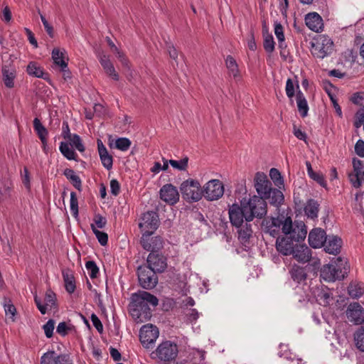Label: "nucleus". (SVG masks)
Here are the masks:
<instances>
[{"label":"nucleus","instance_id":"obj_15","mask_svg":"<svg viewBox=\"0 0 364 364\" xmlns=\"http://www.w3.org/2000/svg\"><path fill=\"white\" fill-rule=\"evenodd\" d=\"M151 235L142 234L140 244L142 247L150 252H159L163 247V240L161 237L156 236L150 238Z\"/></svg>","mask_w":364,"mask_h":364},{"label":"nucleus","instance_id":"obj_43","mask_svg":"<svg viewBox=\"0 0 364 364\" xmlns=\"http://www.w3.org/2000/svg\"><path fill=\"white\" fill-rule=\"evenodd\" d=\"M225 63L230 74L234 77H237L239 75V69L234 58L231 55H228L225 60Z\"/></svg>","mask_w":364,"mask_h":364},{"label":"nucleus","instance_id":"obj_55","mask_svg":"<svg viewBox=\"0 0 364 364\" xmlns=\"http://www.w3.org/2000/svg\"><path fill=\"white\" fill-rule=\"evenodd\" d=\"M55 327V321L53 319H49L43 326L45 334L47 338H51L53 334Z\"/></svg>","mask_w":364,"mask_h":364},{"label":"nucleus","instance_id":"obj_20","mask_svg":"<svg viewBox=\"0 0 364 364\" xmlns=\"http://www.w3.org/2000/svg\"><path fill=\"white\" fill-rule=\"evenodd\" d=\"M34 301L40 312L45 314L47 311V306L52 307L55 305L56 296L52 290L48 289L45 295V305L42 304L41 298L36 294L34 296Z\"/></svg>","mask_w":364,"mask_h":364},{"label":"nucleus","instance_id":"obj_53","mask_svg":"<svg viewBox=\"0 0 364 364\" xmlns=\"http://www.w3.org/2000/svg\"><path fill=\"white\" fill-rule=\"evenodd\" d=\"M274 33L279 41V47L282 48L284 41V28L282 24H275Z\"/></svg>","mask_w":364,"mask_h":364},{"label":"nucleus","instance_id":"obj_3","mask_svg":"<svg viewBox=\"0 0 364 364\" xmlns=\"http://www.w3.org/2000/svg\"><path fill=\"white\" fill-rule=\"evenodd\" d=\"M242 201L243 205H245V210L247 211V218L251 221L255 218L262 219L267 215V205L262 197L255 195L247 200L244 198Z\"/></svg>","mask_w":364,"mask_h":364},{"label":"nucleus","instance_id":"obj_17","mask_svg":"<svg viewBox=\"0 0 364 364\" xmlns=\"http://www.w3.org/2000/svg\"><path fill=\"white\" fill-rule=\"evenodd\" d=\"M346 316L350 322L360 324L364 320V309L357 302L351 303L348 306Z\"/></svg>","mask_w":364,"mask_h":364},{"label":"nucleus","instance_id":"obj_33","mask_svg":"<svg viewBox=\"0 0 364 364\" xmlns=\"http://www.w3.org/2000/svg\"><path fill=\"white\" fill-rule=\"evenodd\" d=\"M270 192L269 194H267V196L264 197V199H269V203L275 206L280 205L284 199L282 192L279 189L273 188Z\"/></svg>","mask_w":364,"mask_h":364},{"label":"nucleus","instance_id":"obj_62","mask_svg":"<svg viewBox=\"0 0 364 364\" xmlns=\"http://www.w3.org/2000/svg\"><path fill=\"white\" fill-rule=\"evenodd\" d=\"M247 46L250 50H255L257 49V45L255 39V33L252 29L250 30L248 40H247Z\"/></svg>","mask_w":364,"mask_h":364},{"label":"nucleus","instance_id":"obj_11","mask_svg":"<svg viewBox=\"0 0 364 364\" xmlns=\"http://www.w3.org/2000/svg\"><path fill=\"white\" fill-rule=\"evenodd\" d=\"M246 212L242 200L240 205L238 204L232 205L229 209V217L231 224L236 228H239L244 223V219L247 223L251 222V220L247 218Z\"/></svg>","mask_w":364,"mask_h":364},{"label":"nucleus","instance_id":"obj_32","mask_svg":"<svg viewBox=\"0 0 364 364\" xmlns=\"http://www.w3.org/2000/svg\"><path fill=\"white\" fill-rule=\"evenodd\" d=\"M296 104L298 111L302 117H305L308 114L309 106L307 101L301 90H298L296 93Z\"/></svg>","mask_w":364,"mask_h":364},{"label":"nucleus","instance_id":"obj_26","mask_svg":"<svg viewBox=\"0 0 364 364\" xmlns=\"http://www.w3.org/2000/svg\"><path fill=\"white\" fill-rule=\"evenodd\" d=\"M97 143L102 164L105 168L110 170L113 166V158L110 154H109L107 148L100 139H97Z\"/></svg>","mask_w":364,"mask_h":364},{"label":"nucleus","instance_id":"obj_23","mask_svg":"<svg viewBox=\"0 0 364 364\" xmlns=\"http://www.w3.org/2000/svg\"><path fill=\"white\" fill-rule=\"evenodd\" d=\"M289 274L291 279L296 284H303L306 281L307 272L306 267L294 264L289 269Z\"/></svg>","mask_w":364,"mask_h":364},{"label":"nucleus","instance_id":"obj_38","mask_svg":"<svg viewBox=\"0 0 364 364\" xmlns=\"http://www.w3.org/2000/svg\"><path fill=\"white\" fill-rule=\"evenodd\" d=\"M307 230L304 224L294 225L291 237L295 242L303 241L306 236Z\"/></svg>","mask_w":364,"mask_h":364},{"label":"nucleus","instance_id":"obj_14","mask_svg":"<svg viewBox=\"0 0 364 364\" xmlns=\"http://www.w3.org/2000/svg\"><path fill=\"white\" fill-rule=\"evenodd\" d=\"M254 186L259 194L258 196L264 197L269 194L272 188V182L268 179L267 175L262 172H257L254 178Z\"/></svg>","mask_w":364,"mask_h":364},{"label":"nucleus","instance_id":"obj_8","mask_svg":"<svg viewBox=\"0 0 364 364\" xmlns=\"http://www.w3.org/2000/svg\"><path fill=\"white\" fill-rule=\"evenodd\" d=\"M203 196L210 201L220 198L224 193V186L218 179H212L207 182L202 189Z\"/></svg>","mask_w":364,"mask_h":364},{"label":"nucleus","instance_id":"obj_2","mask_svg":"<svg viewBox=\"0 0 364 364\" xmlns=\"http://www.w3.org/2000/svg\"><path fill=\"white\" fill-rule=\"evenodd\" d=\"M347 262L338 257L330 264H325L321 269V277L326 282H334L344 279L348 274Z\"/></svg>","mask_w":364,"mask_h":364},{"label":"nucleus","instance_id":"obj_42","mask_svg":"<svg viewBox=\"0 0 364 364\" xmlns=\"http://www.w3.org/2000/svg\"><path fill=\"white\" fill-rule=\"evenodd\" d=\"M282 222L281 227L282 232L287 235H291L294 226H293L292 220L290 217H285L283 215H279Z\"/></svg>","mask_w":364,"mask_h":364},{"label":"nucleus","instance_id":"obj_10","mask_svg":"<svg viewBox=\"0 0 364 364\" xmlns=\"http://www.w3.org/2000/svg\"><path fill=\"white\" fill-rule=\"evenodd\" d=\"M2 60L4 63L1 69L3 82L6 87L13 88L16 74V68L11 60L10 55H2Z\"/></svg>","mask_w":364,"mask_h":364},{"label":"nucleus","instance_id":"obj_12","mask_svg":"<svg viewBox=\"0 0 364 364\" xmlns=\"http://www.w3.org/2000/svg\"><path fill=\"white\" fill-rule=\"evenodd\" d=\"M167 259L161 253L150 252L147 257L146 267L150 268L154 272L161 273L165 271L167 267Z\"/></svg>","mask_w":364,"mask_h":364},{"label":"nucleus","instance_id":"obj_27","mask_svg":"<svg viewBox=\"0 0 364 364\" xmlns=\"http://www.w3.org/2000/svg\"><path fill=\"white\" fill-rule=\"evenodd\" d=\"M66 51L65 49L60 50V48H55L52 50V58L55 65H58L60 68H67L68 63L65 61Z\"/></svg>","mask_w":364,"mask_h":364},{"label":"nucleus","instance_id":"obj_49","mask_svg":"<svg viewBox=\"0 0 364 364\" xmlns=\"http://www.w3.org/2000/svg\"><path fill=\"white\" fill-rule=\"evenodd\" d=\"M86 269L88 271V274L92 279H95L97 277L99 273V268L94 261H87L85 263Z\"/></svg>","mask_w":364,"mask_h":364},{"label":"nucleus","instance_id":"obj_63","mask_svg":"<svg viewBox=\"0 0 364 364\" xmlns=\"http://www.w3.org/2000/svg\"><path fill=\"white\" fill-rule=\"evenodd\" d=\"M355 152L360 157H364V141L358 140L355 145Z\"/></svg>","mask_w":364,"mask_h":364},{"label":"nucleus","instance_id":"obj_13","mask_svg":"<svg viewBox=\"0 0 364 364\" xmlns=\"http://www.w3.org/2000/svg\"><path fill=\"white\" fill-rule=\"evenodd\" d=\"M158 336V328L152 324L144 325L140 329L139 339L145 348H149V345L154 343Z\"/></svg>","mask_w":364,"mask_h":364},{"label":"nucleus","instance_id":"obj_41","mask_svg":"<svg viewBox=\"0 0 364 364\" xmlns=\"http://www.w3.org/2000/svg\"><path fill=\"white\" fill-rule=\"evenodd\" d=\"M60 151L61 154L68 160H74L77 161V154L75 151L70 148L69 144L66 142L62 141L60 144L59 147Z\"/></svg>","mask_w":364,"mask_h":364},{"label":"nucleus","instance_id":"obj_19","mask_svg":"<svg viewBox=\"0 0 364 364\" xmlns=\"http://www.w3.org/2000/svg\"><path fill=\"white\" fill-rule=\"evenodd\" d=\"M326 232L321 228H314L309 234V243L313 248H319L323 246L326 240Z\"/></svg>","mask_w":364,"mask_h":364},{"label":"nucleus","instance_id":"obj_47","mask_svg":"<svg viewBox=\"0 0 364 364\" xmlns=\"http://www.w3.org/2000/svg\"><path fill=\"white\" fill-rule=\"evenodd\" d=\"M269 176L277 186L280 188L281 186L284 185V181L281 173L277 168H271L269 171Z\"/></svg>","mask_w":364,"mask_h":364},{"label":"nucleus","instance_id":"obj_52","mask_svg":"<svg viewBox=\"0 0 364 364\" xmlns=\"http://www.w3.org/2000/svg\"><path fill=\"white\" fill-rule=\"evenodd\" d=\"M364 122V106L358 109L355 114V120L353 122L355 128H360Z\"/></svg>","mask_w":364,"mask_h":364},{"label":"nucleus","instance_id":"obj_31","mask_svg":"<svg viewBox=\"0 0 364 364\" xmlns=\"http://www.w3.org/2000/svg\"><path fill=\"white\" fill-rule=\"evenodd\" d=\"M238 239L242 243H246L249 241L252 234V225L248 223L242 224V226L237 228Z\"/></svg>","mask_w":364,"mask_h":364},{"label":"nucleus","instance_id":"obj_9","mask_svg":"<svg viewBox=\"0 0 364 364\" xmlns=\"http://www.w3.org/2000/svg\"><path fill=\"white\" fill-rule=\"evenodd\" d=\"M137 275L141 287L146 289L154 288L158 283L156 273L146 266H140L137 269Z\"/></svg>","mask_w":364,"mask_h":364},{"label":"nucleus","instance_id":"obj_18","mask_svg":"<svg viewBox=\"0 0 364 364\" xmlns=\"http://www.w3.org/2000/svg\"><path fill=\"white\" fill-rule=\"evenodd\" d=\"M161 199L170 205L176 203L179 200L177 188L172 184H166L160 190Z\"/></svg>","mask_w":364,"mask_h":364},{"label":"nucleus","instance_id":"obj_21","mask_svg":"<svg viewBox=\"0 0 364 364\" xmlns=\"http://www.w3.org/2000/svg\"><path fill=\"white\" fill-rule=\"evenodd\" d=\"M282 222L279 216L277 218H271L263 221L264 231L273 237H279Z\"/></svg>","mask_w":364,"mask_h":364},{"label":"nucleus","instance_id":"obj_37","mask_svg":"<svg viewBox=\"0 0 364 364\" xmlns=\"http://www.w3.org/2000/svg\"><path fill=\"white\" fill-rule=\"evenodd\" d=\"M12 188L13 184L9 179L0 181V201L11 196Z\"/></svg>","mask_w":364,"mask_h":364},{"label":"nucleus","instance_id":"obj_6","mask_svg":"<svg viewBox=\"0 0 364 364\" xmlns=\"http://www.w3.org/2000/svg\"><path fill=\"white\" fill-rule=\"evenodd\" d=\"M178 353L177 345L171 341H166L160 343L156 350L153 352L156 357L164 363L174 360Z\"/></svg>","mask_w":364,"mask_h":364},{"label":"nucleus","instance_id":"obj_45","mask_svg":"<svg viewBox=\"0 0 364 364\" xmlns=\"http://www.w3.org/2000/svg\"><path fill=\"white\" fill-rule=\"evenodd\" d=\"M91 228L93 231L95 235L98 240L100 244L102 246H105L107 244L108 242V235L107 233L98 230L94 224H91Z\"/></svg>","mask_w":364,"mask_h":364},{"label":"nucleus","instance_id":"obj_30","mask_svg":"<svg viewBox=\"0 0 364 364\" xmlns=\"http://www.w3.org/2000/svg\"><path fill=\"white\" fill-rule=\"evenodd\" d=\"M63 278L66 291L71 294L75 289V281L73 272L70 269L63 271Z\"/></svg>","mask_w":364,"mask_h":364},{"label":"nucleus","instance_id":"obj_51","mask_svg":"<svg viewBox=\"0 0 364 364\" xmlns=\"http://www.w3.org/2000/svg\"><path fill=\"white\" fill-rule=\"evenodd\" d=\"M354 339L357 348L364 351V331L358 329L354 335Z\"/></svg>","mask_w":364,"mask_h":364},{"label":"nucleus","instance_id":"obj_64","mask_svg":"<svg viewBox=\"0 0 364 364\" xmlns=\"http://www.w3.org/2000/svg\"><path fill=\"white\" fill-rule=\"evenodd\" d=\"M1 18L2 21H10L11 20V12L8 6H6L1 12Z\"/></svg>","mask_w":364,"mask_h":364},{"label":"nucleus","instance_id":"obj_57","mask_svg":"<svg viewBox=\"0 0 364 364\" xmlns=\"http://www.w3.org/2000/svg\"><path fill=\"white\" fill-rule=\"evenodd\" d=\"M22 183L27 190L31 189V179L28 169L27 167L23 168V171L21 173Z\"/></svg>","mask_w":364,"mask_h":364},{"label":"nucleus","instance_id":"obj_29","mask_svg":"<svg viewBox=\"0 0 364 364\" xmlns=\"http://www.w3.org/2000/svg\"><path fill=\"white\" fill-rule=\"evenodd\" d=\"M319 204L314 199H309L304 206V213L308 218L315 219L318 217Z\"/></svg>","mask_w":364,"mask_h":364},{"label":"nucleus","instance_id":"obj_40","mask_svg":"<svg viewBox=\"0 0 364 364\" xmlns=\"http://www.w3.org/2000/svg\"><path fill=\"white\" fill-rule=\"evenodd\" d=\"M306 165L309 177L314 180L315 181H316L321 186L326 187V182L325 181L323 175L319 173L314 172L310 162L306 161Z\"/></svg>","mask_w":364,"mask_h":364},{"label":"nucleus","instance_id":"obj_56","mask_svg":"<svg viewBox=\"0 0 364 364\" xmlns=\"http://www.w3.org/2000/svg\"><path fill=\"white\" fill-rule=\"evenodd\" d=\"M99 61L105 71L113 65L109 60V57L104 53L99 55Z\"/></svg>","mask_w":364,"mask_h":364},{"label":"nucleus","instance_id":"obj_35","mask_svg":"<svg viewBox=\"0 0 364 364\" xmlns=\"http://www.w3.org/2000/svg\"><path fill=\"white\" fill-rule=\"evenodd\" d=\"M26 71L29 75L46 79L45 75H47V74L43 72V68L36 62H30L27 66Z\"/></svg>","mask_w":364,"mask_h":364},{"label":"nucleus","instance_id":"obj_16","mask_svg":"<svg viewBox=\"0 0 364 364\" xmlns=\"http://www.w3.org/2000/svg\"><path fill=\"white\" fill-rule=\"evenodd\" d=\"M294 240L290 235H285L282 237L279 236L277 237L276 241L277 250L283 255H291L296 247V245L294 244Z\"/></svg>","mask_w":364,"mask_h":364},{"label":"nucleus","instance_id":"obj_24","mask_svg":"<svg viewBox=\"0 0 364 364\" xmlns=\"http://www.w3.org/2000/svg\"><path fill=\"white\" fill-rule=\"evenodd\" d=\"M67 355H58L54 350H50L44 353L41 358V364H64L67 362Z\"/></svg>","mask_w":364,"mask_h":364},{"label":"nucleus","instance_id":"obj_39","mask_svg":"<svg viewBox=\"0 0 364 364\" xmlns=\"http://www.w3.org/2000/svg\"><path fill=\"white\" fill-rule=\"evenodd\" d=\"M315 296L318 303L323 306L329 305L330 301L333 299L332 294L328 291V290L324 289L318 290Z\"/></svg>","mask_w":364,"mask_h":364},{"label":"nucleus","instance_id":"obj_48","mask_svg":"<svg viewBox=\"0 0 364 364\" xmlns=\"http://www.w3.org/2000/svg\"><path fill=\"white\" fill-rule=\"evenodd\" d=\"M188 158L184 157L180 161H176L171 159L169 160V164L174 168H176L180 171H186L188 167Z\"/></svg>","mask_w":364,"mask_h":364},{"label":"nucleus","instance_id":"obj_28","mask_svg":"<svg viewBox=\"0 0 364 364\" xmlns=\"http://www.w3.org/2000/svg\"><path fill=\"white\" fill-rule=\"evenodd\" d=\"M33 129L41 139L43 148L45 149L46 146L47 145V136L48 132L38 118H35L33 119Z\"/></svg>","mask_w":364,"mask_h":364},{"label":"nucleus","instance_id":"obj_4","mask_svg":"<svg viewBox=\"0 0 364 364\" xmlns=\"http://www.w3.org/2000/svg\"><path fill=\"white\" fill-rule=\"evenodd\" d=\"M182 197L188 202H197L203 197L200 183L193 179L184 181L180 186Z\"/></svg>","mask_w":364,"mask_h":364},{"label":"nucleus","instance_id":"obj_1","mask_svg":"<svg viewBox=\"0 0 364 364\" xmlns=\"http://www.w3.org/2000/svg\"><path fill=\"white\" fill-rule=\"evenodd\" d=\"M131 299L129 312L137 323H143L150 319L151 311L149 305L155 307L159 302L156 296L145 291L132 294Z\"/></svg>","mask_w":364,"mask_h":364},{"label":"nucleus","instance_id":"obj_7","mask_svg":"<svg viewBox=\"0 0 364 364\" xmlns=\"http://www.w3.org/2000/svg\"><path fill=\"white\" fill-rule=\"evenodd\" d=\"M159 226L158 213L155 211H147L144 213L139 224V228L142 234L152 235Z\"/></svg>","mask_w":364,"mask_h":364},{"label":"nucleus","instance_id":"obj_58","mask_svg":"<svg viewBox=\"0 0 364 364\" xmlns=\"http://www.w3.org/2000/svg\"><path fill=\"white\" fill-rule=\"evenodd\" d=\"M286 94L289 98H292L295 95L294 85L291 78H288L286 82Z\"/></svg>","mask_w":364,"mask_h":364},{"label":"nucleus","instance_id":"obj_50","mask_svg":"<svg viewBox=\"0 0 364 364\" xmlns=\"http://www.w3.org/2000/svg\"><path fill=\"white\" fill-rule=\"evenodd\" d=\"M70 210L75 218L78 216V201L75 192L70 193Z\"/></svg>","mask_w":364,"mask_h":364},{"label":"nucleus","instance_id":"obj_54","mask_svg":"<svg viewBox=\"0 0 364 364\" xmlns=\"http://www.w3.org/2000/svg\"><path fill=\"white\" fill-rule=\"evenodd\" d=\"M305 23H323V19L318 13L310 12L305 16Z\"/></svg>","mask_w":364,"mask_h":364},{"label":"nucleus","instance_id":"obj_61","mask_svg":"<svg viewBox=\"0 0 364 364\" xmlns=\"http://www.w3.org/2000/svg\"><path fill=\"white\" fill-rule=\"evenodd\" d=\"M110 189L112 195L117 196L120 192V185L117 179H112L110 181Z\"/></svg>","mask_w":364,"mask_h":364},{"label":"nucleus","instance_id":"obj_36","mask_svg":"<svg viewBox=\"0 0 364 364\" xmlns=\"http://www.w3.org/2000/svg\"><path fill=\"white\" fill-rule=\"evenodd\" d=\"M348 292L353 299L359 298L364 294V284L360 282H351L348 287Z\"/></svg>","mask_w":364,"mask_h":364},{"label":"nucleus","instance_id":"obj_25","mask_svg":"<svg viewBox=\"0 0 364 364\" xmlns=\"http://www.w3.org/2000/svg\"><path fill=\"white\" fill-rule=\"evenodd\" d=\"M342 245V240L337 236H327L324 242V250L332 255H337L340 252Z\"/></svg>","mask_w":364,"mask_h":364},{"label":"nucleus","instance_id":"obj_5","mask_svg":"<svg viewBox=\"0 0 364 364\" xmlns=\"http://www.w3.org/2000/svg\"><path fill=\"white\" fill-rule=\"evenodd\" d=\"M333 50V43L326 36H318L311 42V53L314 57L323 58Z\"/></svg>","mask_w":364,"mask_h":364},{"label":"nucleus","instance_id":"obj_34","mask_svg":"<svg viewBox=\"0 0 364 364\" xmlns=\"http://www.w3.org/2000/svg\"><path fill=\"white\" fill-rule=\"evenodd\" d=\"M262 32L264 36V48L268 53H272L274 50V41L272 34L268 33L267 24H263Z\"/></svg>","mask_w":364,"mask_h":364},{"label":"nucleus","instance_id":"obj_44","mask_svg":"<svg viewBox=\"0 0 364 364\" xmlns=\"http://www.w3.org/2000/svg\"><path fill=\"white\" fill-rule=\"evenodd\" d=\"M131 144L132 142L128 138L120 137L115 141V148L120 151H126L130 148Z\"/></svg>","mask_w":364,"mask_h":364},{"label":"nucleus","instance_id":"obj_22","mask_svg":"<svg viewBox=\"0 0 364 364\" xmlns=\"http://www.w3.org/2000/svg\"><path fill=\"white\" fill-rule=\"evenodd\" d=\"M312 251L306 245H296L291 253L293 257L300 263H306L311 258Z\"/></svg>","mask_w":364,"mask_h":364},{"label":"nucleus","instance_id":"obj_60","mask_svg":"<svg viewBox=\"0 0 364 364\" xmlns=\"http://www.w3.org/2000/svg\"><path fill=\"white\" fill-rule=\"evenodd\" d=\"M91 321L92 322L93 326L97 330L98 332L102 333L103 331V326L101 321L99 319L97 316L95 314L91 315Z\"/></svg>","mask_w":364,"mask_h":364},{"label":"nucleus","instance_id":"obj_59","mask_svg":"<svg viewBox=\"0 0 364 364\" xmlns=\"http://www.w3.org/2000/svg\"><path fill=\"white\" fill-rule=\"evenodd\" d=\"M93 220L95 222V226L98 228H103L107 223L106 218L100 214H96Z\"/></svg>","mask_w":364,"mask_h":364},{"label":"nucleus","instance_id":"obj_46","mask_svg":"<svg viewBox=\"0 0 364 364\" xmlns=\"http://www.w3.org/2000/svg\"><path fill=\"white\" fill-rule=\"evenodd\" d=\"M70 141V144L75 147L80 152L85 151V149L82 142L81 138L79 135L74 134L70 139H68Z\"/></svg>","mask_w":364,"mask_h":364}]
</instances>
